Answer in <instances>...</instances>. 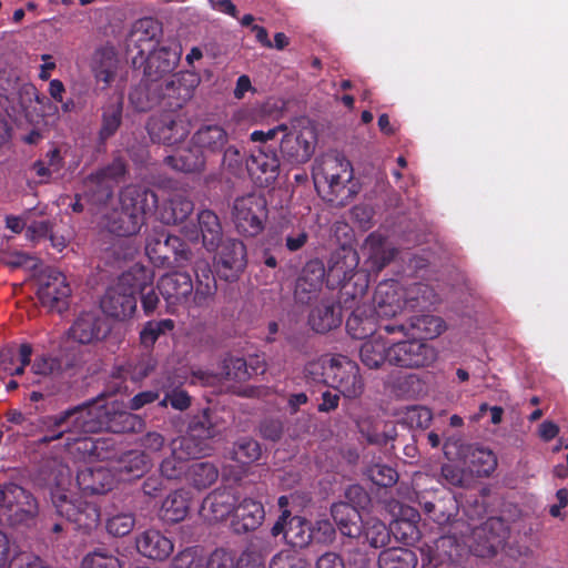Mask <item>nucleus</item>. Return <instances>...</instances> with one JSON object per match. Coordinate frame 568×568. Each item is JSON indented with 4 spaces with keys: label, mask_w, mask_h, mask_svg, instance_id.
<instances>
[{
    "label": "nucleus",
    "mask_w": 568,
    "mask_h": 568,
    "mask_svg": "<svg viewBox=\"0 0 568 568\" xmlns=\"http://www.w3.org/2000/svg\"><path fill=\"white\" fill-rule=\"evenodd\" d=\"M108 423V412L99 400L67 409L54 416H45L39 420V427L47 432L41 442L49 443L67 436L69 452L81 460L98 455L97 442L89 435L102 430Z\"/></svg>",
    "instance_id": "nucleus-1"
},
{
    "label": "nucleus",
    "mask_w": 568,
    "mask_h": 568,
    "mask_svg": "<svg viewBox=\"0 0 568 568\" xmlns=\"http://www.w3.org/2000/svg\"><path fill=\"white\" fill-rule=\"evenodd\" d=\"M158 203L154 192L140 185H129L120 193V206L104 217V227L118 236L135 235L144 224L145 214Z\"/></svg>",
    "instance_id": "nucleus-2"
},
{
    "label": "nucleus",
    "mask_w": 568,
    "mask_h": 568,
    "mask_svg": "<svg viewBox=\"0 0 568 568\" xmlns=\"http://www.w3.org/2000/svg\"><path fill=\"white\" fill-rule=\"evenodd\" d=\"M199 84V79L193 73H185L181 77H172L161 83L140 84L130 92V102L136 111L145 112L160 103V100H168L166 105L172 109H180L191 99L192 92Z\"/></svg>",
    "instance_id": "nucleus-3"
},
{
    "label": "nucleus",
    "mask_w": 568,
    "mask_h": 568,
    "mask_svg": "<svg viewBox=\"0 0 568 568\" xmlns=\"http://www.w3.org/2000/svg\"><path fill=\"white\" fill-rule=\"evenodd\" d=\"M153 281L154 274L150 268L133 265L106 291L101 301L103 312L119 320L130 317L136 310V288L144 290Z\"/></svg>",
    "instance_id": "nucleus-4"
},
{
    "label": "nucleus",
    "mask_w": 568,
    "mask_h": 568,
    "mask_svg": "<svg viewBox=\"0 0 568 568\" xmlns=\"http://www.w3.org/2000/svg\"><path fill=\"white\" fill-rule=\"evenodd\" d=\"M39 501L34 495L17 484L0 487V525L30 528L39 516Z\"/></svg>",
    "instance_id": "nucleus-5"
},
{
    "label": "nucleus",
    "mask_w": 568,
    "mask_h": 568,
    "mask_svg": "<svg viewBox=\"0 0 568 568\" xmlns=\"http://www.w3.org/2000/svg\"><path fill=\"white\" fill-rule=\"evenodd\" d=\"M403 298L404 287L395 280L383 281L375 290L371 313L378 322V327L387 334L406 331V324L387 323L388 320H396L406 311Z\"/></svg>",
    "instance_id": "nucleus-6"
},
{
    "label": "nucleus",
    "mask_w": 568,
    "mask_h": 568,
    "mask_svg": "<svg viewBox=\"0 0 568 568\" xmlns=\"http://www.w3.org/2000/svg\"><path fill=\"white\" fill-rule=\"evenodd\" d=\"M219 434V429L210 415L209 409H204L200 414L193 416L189 425V434L186 436L173 439V453L178 449L181 453L178 458H197L204 456L210 450L207 439Z\"/></svg>",
    "instance_id": "nucleus-7"
},
{
    "label": "nucleus",
    "mask_w": 568,
    "mask_h": 568,
    "mask_svg": "<svg viewBox=\"0 0 568 568\" xmlns=\"http://www.w3.org/2000/svg\"><path fill=\"white\" fill-rule=\"evenodd\" d=\"M314 184L328 195H339L353 179L348 160L339 155L323 156L313 169Z\"/></svg>",
    "instance_id": "nucleus-8"
},
{
    "label": "nucleus",
    "mask_w": 568,
    "mask_h": 568,
    "mask_svg": "<svg viewBox=\"0 0 568 568\" xmlns=\"http://www.w3.org/2000/svg\"><path fill=\"white\" fill-rule=\"evenodd\" d=\"M0 98L19 104L26 113L45 100L31 82L21 77L18 69L11 67L0 69Z\"/></svg>",
    "instance_id": "nucleus-9"
},
{
    "label": "nucleus",
    "mask_w": 568,
    "mask_h": 568,
    "mask_svg": "<svg viewBox=\"0 0 568 568\" xmlns=\"http://www.w3.org/2000/svg\"><path fill=\"white\" fill-rule=\"evenodd\" d=\"M145 253L155 266L171 264V255L178 265L190 260V250L180 237L169 235L164 230H154L149 234L145 243Z\"/></svg>",
    "instance_id": "nucleus-10"
},
{
    "label": "nucleus",
    "mask_w": 568,
    "mask_h": 568,
    "mask_svg": "<svg viewBox=\"0 0 568 568\" xmlns=\"http://www.w3.org/2000/svg\"><path fill=\"white\" fill-rule=\"evenodd\" d=\"M266 202L256 194L239 197L233 206V220L236 230L245 236H256L264 229Z\"/></svg>",
    "instance_id": "nucleus-11"
},
{
    "label": "nucleus",
    "mask_w": 568,
    "mask_h": 568,
    "mask_svg": "<svg viewBox=\"0 0 568 568\" xmlns=\"http://www.w3.org/2000/svg\"><path fill=\"white\" fill-rule=\"evenodd\" d=\"M436 358V349L422 339L403 341L388 347V362L404 368L426 367Z\"/></svg>",
    "instance_id": "nucleus-12"
},
{
    "label": "nucleus",
    "mask_w": 568,
    "mask_h": 568,
    "mask_svg": "<svg viewBox=\"0 0 568 568\" xmlns=\"http://www.w3.org/2000/svg\"><path fill=\"white\" fill-rule=\"evenodd\" d=\"M328 369L331 386L337 389L345 398L355 399L362 396L365 383L355 362L345 356L334 357L329 361Z\"/></svg>",
    "instance_id": "nucleus-13"
},
{
    "label": "nucleus",
    "mask_w": 568,
    "mask_h": 568,
    "mask_svg": "<svg viewBox=\"0 0 568 568\" xmlns=\"http://www.w3.org/2000/svg\"><path fill=\"white\" fill-rule=\"evenodd\" d=\"M71 287L63 273L47 268L39 278L38 297L49 311L61 313L67 310Z\"/></svg>",
    "instance_id": "nucleus-14"
},
{
    "label": "nucleus",
    "mask_w": 568,
    "mask_h": 568,
    "mask_svg": "<svg viewBox=\"0 0 568 568\" xmlns=\"http://www.w3.org/2000/svg\"><path fill=\"white\" fill-rule=\"evenodd\" d=\"M245 164L248 174L261 187L271 185L278 178L281 162L272 145H260L252 150Z\"/></svg>",
    "instance_id": "nucleus-15"
},
{
    "label": "nucleus",
    "mask_w": 568,
    "mask_h": 568,
    "mask_svg": "<svg viewBox=\"0 0 568 568\" xmlns=\"http://www.w3.org/2000/svg\"><path fill=\"white\" fill-rule=\"evenodd\" d=\"M182 234L190 242L203 243L209 252H215L223 237L222 224L215 212L211 210H202L197 214V225L184 224L181 230Z\"/></svg>",
    "instance_id": "nucleus-16"
},
{
    "label": "nucleus",
    "mask_w": 568,
    "mask_h": 568,
    "mask_svg": "<svg viewBox=\"0 0 568 568\" xmlns=\"http://www.w3.org/2000/svg\"><path fill=\"white\" fill-rule=\"evenodd\" d=\"M358 257L356 252H347L344 261H337L332 267L331 273L339 281L345 282L343 294L351 295L353 300L362 298L368 288V277L363 272H354L357 267Z\"/></svg>",
    "instance_id": "nucleus-17"
},
{
    "label": "nucleus",
    "mask_w": 568,
    "mask_h": 568,
    "mask_svg": "<svg viewBox=\"0 0 568 568\" xmlns=\"http://www.w3.org/2000/svg\"><path fill=\"white\" fill-rule=\"evenodd\" d=\"M507 528L500 518H489L480 527L473 530L474 545L471 551L479 557H489L497 552L507 537Z\"/></svg>",
    "instance_id": "nucleus-18"
},
{
    "label": "nucleus",
    "mask_w": 568,
    "mask_h": 568,
    "mask_svg": "<svg viewBox=\"0 0 568 568\" xmlns=\"http://www.w3.org/2000/svg\"><path fill=\"white\" fill-rule=\"evenodd\" d=\"M148 129L153 141L165 145H176L184 141L189 134V124L186 121L174 113H166L159 118H153Z\"/></svg>",
    "instance_id": "nucleus-19"
},
{
    "label": "nucleus",
    "mask_w": 568,
    "mask_h": 568,
    "mask_svg": "<svg viewBox=\"0 0 568 568\" xmlns=\"http://www.w3.org/2000/svg\"><path fill=\"white\" fill-rule=\"evenodd\" d=\"M110 332L106 321L95 312L82 313L68 331V338L79 344L102 341Z\"/></svg>",
    "instance_id": "nucleus-20"
},
{
    "label": "nucleus",
    "mask_w": 568,
    "mask_h": 568,
    "mask_svg": "<svg viewBox=\"0 0 568 568\" xmlns=\"http://www.w3.org/2000/svg\"><path fill=\"white\" fill-rule=\"evenodd\" d=\"M159 290L168 304V311L174 313L175 306L189 302L193 283L189 273L172 272L161 277Z\"/></svg>",
    "instance_id": "nucleus-21"
},
{
    "label": "nucleus",
    "mask_w": 568,
    "mask_h": 568,
    "mask_svg": "<svg viewBox=\"0 0 568 568\" xmlns=\"http://www.w3.org/2000/svg\"><path fill=\"white\" fill-rule=\"evenodd\" d=\"M125 174V164L114 160L109 166L92 173L84 180V189L95 202H102L112 194V182Z\"/></svg>",
    "instance_id": "nucleus-22"
},
{
    "label": "nucleus",
    "mask_w": 568,
    "mask_h": 568,
    "mask_svg": "<svg viewBox=\"0 0 568 568\" xmlns=\"http://www.w3.org/2000/svg\"><path fill=\"white\" fill-rule=\"evenodd\" d=\"M283 159L291 164H304L314 153V136L312 132L293 133L286 131L280 143Z\"/></svg>",
    "instance_id": "nucleus-23"
},
{
    "label": "nucleus",
    "mask_w": 568,
    "mask_h": 568,
    "mask_svg": "<svg viewBox=\"0 0 568 568\" xmlns=\"http://www.w3.org/2000/svg\"><path fill=\"white\" fill-rule=\"evenodd\" d=\"M215 256L217 266L225 272L223 276L226 280L234 278L246 266V247L240 240L226 239L222 240Z\"/></svg>",
    "instance_id": "nucleus-24"
},
{
    "label": "nucleus",
    "mask_w": 568,
    "mask_h": 568,
    "mask_svg": "<svg viewBox=\"0 0 568 568\" xmlns=\"http://www.w3.org/2000/svg\"><path fill=\"white\" fill-rule=\"evenodd\" d=\"M53 504L59 515L79 526L90 528L99 520V511L93 505L87 503L82 507V504H77V501L70 499L65 494H54Z\"/></svg>",
    "instance_id": "nucleus-25"
},
{
    "label": "nucleus",
    "mask_w": 568,
    "mask_h": 568,
    "mask_svg": "<svg viewBox=\"0 0 568 568\" xmlns=\"http://www.w3.org/2000/svg\"><path fill=\"white\" fill-rule=\"evenodd\" d=\"M265 517L263 505L252 498H244L237 505L235 504L231 528L235 534H245L258 528Z\"/></svg>",
    "instance_id": "nucleus-26"
},
{
    "label": "nucleus",
    "mask_w": 568,
    "mask_h": 568,
    "mask_svg": "<svg viewBox=\"0 0 568 568\" xmlns=\"http://www.w3.org/2000/svg\"><path fill=\"white\" fill-rule=\"evenodd\" d=\"M325 276L324 265L311 261L303 267L295 286V298L303 304L311 302L320 292Z\"/></svg>",
    "instance_id": "nucleus-27"
},
{
    "label": "nucleus",
    "mask_w": 568,
    "mask_h": 568,
    "mask_svg": "<svg viewBox=\"0 0 568 568\" xmlns=\"http://www.w3.org/2000/svg\"><path fill=\"white\" fill-rule=\"evenodd\" d=\"M365 265L369 272L378 273L395 257L396 250L379 234L372 233L362 246Z\"/></svg>",
    "instance_id": "nucleus-28"
},
{
    "label": "nucleus",
    "mask_w": 568,
    "mask_h": 568,
    "mask_svg": "<svg viewBox=\"0 0 568 568\" xmlns=\"http://www.w3.org/2000/svg\"><path fill=\"white\" fill-rule=\"evenodd\" d=\"M250 377L246 368V362L243 358H226L222 363L221 372L213 374L206 371L197 369L193 372L192 383L202 385H214L221 381L243 382Z\"/></svg>",
    "instance_id": "nucleus-29"
},
{
    "label": "nucleus",
    "mask_w": 568,
    "mask_h": 568,
    "mask_svg": "<svg viewBox=\"0 0 568 568\" xmlns=\"http://www.w3.org/2000/svg\"><path fill=\"white\" fill-rule=\"evenodd\" d=\"M236 501L237 499L231 490H214L203 500L201 515L210 523L222 521L233 514Z\"/></svg>",
    "instance_id": "nucleus-30"
},
{
    "label": "nucleus",
    "mask_w": 568,
    "mask_h": 568,
    "mask_svg": "<svg viewBox=\"0 0 568 568\" xmlns=\"http://www.w3.org/2000/svg\"><path fill=\"white\" fill-rule=\"evenodd\" d=\"M114 476L103 466H87L77 473V485L85 494H104L112 488Z\"/></svg>",
    "instance_id": "nucleus-31"
},
{
    "label": "nucleus",
    "mask_w": 568,
    "mask_h": 568,
    "mask_svg": "<svg viewBox=\"0 0 568 568\" xmlns=\"http://www.w3.org/2000/svg\"><path fill=\"white\" fill-rule=\"evenodd\" d=\"M136 548L148 558L164 560L173 552L174 545L160 530L148 529L136 538Z\"/></svg>",
    "instance_id": "nucleus-32"
},
{
    "label": "nucleus",
    "mask_w": 568,
    "mask_h": 568,
    "mask_svg": "<svg viewBox=\"0 0 568 568\" xmlns=\"http://www.w3.org/2000/svg\"><path fill=\"white\" fill-rule=\"evenodd\" d=\"M227 142V132L217 124L203 125L192 136V144L204 158L206 154L220 153Z\"/></svg>",
    "instance_id": "nucleus-33"
},
{
    "label": "nucleus",
    "mask_w": 568,
    "mask_h": 568,
    "mask_svg": "<svg viewBox=\"0 0 568 568\" xmlns=\"http://www.w3.org/2000/svg\"><path fill=\"white\" fill-rule=\"evenodd\" d=\"M32 347L30 344H21L17 351L14 347L0 349V377L20 375L30 364Z\"/></svg>",
    "instance_id": "nucleus-34"
},
{
    "label": "nucleus",
    "mask_w": 568,
    "mask_h": 568,
    "mask_svg": "<svg viewBox=\"0 0 568 568\" xmlns=\"http://www.w3.org/2000/svg\"><path fill=\"white\" fill-rule=\"evenodd\" d=\"M196 277V287L193 302L197 306H203L210 302L216 292V281L206 260H199L194 265Z\"/></svg>",
    "instance_id": "nucleus-35"
},
{
    "label": "nucleus",
    "mask_w": 568,
    "mask_h": 568,
    "mask_svg": "<svg viewBox=\"0 0 568 568\" xmlns=\"http://www.w3.org/2000/svg\"><path fill=\"white\" fill-rule=\"evenodd\" d=\"M273 548L271 540L254 538L236 561L237 568H266V558Z\"/></svg>",
    "instance_id": "nucleus-36"
},
{
    "label": "nucleus",
    "mask_w": 568,
    "mask_h": 568,
    "mask_svg": "<svg viewBox=\"0 0 568 568\" xmlns=\"http://www.w3.org/2000/svg\"><path fill=\"white\" fill-rule=\"evenodd\" d=\"M331 513L344 536L355 538L359 535L358 521L361 515L355 507H352L348 503H336L332 506Z\"/></svg>",
    "instance_id": "nucleus-37"
},
{
    "label": "nucleus",
    "mask_w": 568,
    "mask_h": 568,
    "mask_svg": "<svg viewBox=\"0 0 568 568\" xmlns=\"http://www.w3.org/2000/svg\"><path fill=\"white\" fill-rule=\"evenodd\" d=\"M92 71L97 81L109 85L118 71L115 52L108 48L97 50L92 58Z\"/></svg>",
    "instance_id": "nucleus-38"
},
{
    "label": "nucleus",
    "mask_w": 568,
    "mask_h": 568,
    "mask_svg": "<svg viewBox=\"0 0 568 568\" xmlns=\"http://www.w3.org/2000/svg\"><path fill=\"white\" fill-rule=\"evenodd\" d=\"M189 508V494L184 490H175L162 503L160 515L164 521L179 523L186 517Z\"/></svg>",
    "instance_id": "nucleus-39"
},
{
    "label": "nucleus",
    "mask_w": 568,
    "mask_h": 568,
    "mask_svg": "<svg viewBox=\"0 0 568 568\" xmlns=\"http://www.w3.org/2000/svg\"><path fill=\"white\" fill-rule=\"evenodd\" d=\"M151 466L149 457L140 450H131L123 454L118 462V471L123 479L142 477Z\"/></svg>",
    "instance_id": "nucleus-40"
},
{
    "label": "nucleus",
    "mask_w": 568,
    "mask_h": 568,
    "mask_svg": "<svg viewBox=\"0 0 568 568\" xmlns=\"http://www.w3.org/2000/svg\"><path fill=\"white\" fill-rule=\"evenodd\" d=\"M357 537H362L372 548H382L390 541V528L388 529L378 518L371 517L362 520Z\"/></svg>",
    "instance_id": "nucleus-41"
},
{
    "label": "nucleus",
    "mask_w": 568,
    "mask_h": 568,
    "mask_svg": "<svg viewBox=\"0 0 568 568\" xmlns=\"http://www.w3.org/2000/svg\"><path fill=\"white\" fill-rule=\"evenodd\" d=\"M377 325L378 322L373 314H367L366 308L363 306H356L346 321L347 332L352 337L358 339L373 335Z\"/></svg>",
    "instance_id": "nucleus-42"
},
{
    "label": "nucleus",
    "mask_w": 568,
    "mask_h": 568,
    "mask_svg": "<svg viewBox=\"0 0 568 568\" xmlns=\"http://www.w3.org/2000/svg\"><path fill=\"white\" fill-rule=\"evenodd\" d=\"M165 163L176 171L196 172L204 169L205 159L197 149H178L173 154L165 156Z\"/></svg>",
    "instance_id": "nucleus-43"
},
{
    "label": "nucleus",
    "mask_w": 568,
    "mask_h": 568,
    "mask_svg": "<svg viewBox=\"0 0 568 568\" xmlns=\"http://www.w3.org/2000/svg\"><path fill=\"white\" fill-rule=\"evenodd\" d=\"M194 204L183 194H174L161 211V220L166 224L183 223L193 212Z\"/></svg>",
    "instance_id": "nucleus-44"
},
{
    "label": "nucleus",
    "mask_w": 568,
    "mask_h": 568,
    "mask_svg": "<svg viewBox=\"0 0 568 568\" xmlns=\"http://www.w3.org/2000/svg\"><path fill=\"white\" fill-rule=\"evenodd\" d=\"M359 356L368 368H378L386 359L388 361V348L381 336H372L362 344Z\"/></svg>",
    "instance_id": "nucleus-45"
},
{
    "label": "nucleus",
    "mask_w": 568,
    "mask_h": 568,
    "mask_svg": "<svg viewBox=\"0 0 568 568\" xmlns=\"http://www.w3.org/2000/svg\"><path fill=\"white\" fill-rule=\"evenodd\" d=\"M342 322V316L334 305L321 304L315 307L310 315V324L317 333H326L337 327Z\"/></svg>",
    "instance_id": "nucleus-46"
},
{
    "label": "nucleus",
    "mask_w": 568,
    "mask_h": 568,
    "mask_svg": "<svg viewBox=\"0 0 568 568\" xmlns=\"http://www.w3.org/2000/svg\"><path fill=\"white\" fill-rule=\"evenodd\" d=\"M378 565L379 568H415L417 556L412 549L394 547L379 554Z\"/></svg>",
    "instance_id": "nucleus-47"
},
{
    "label": "nucleus",
    "mask_w": 568,
    "mask_h": 568,
    "mask_svg": "<svg viewBox=\"0 0 568 568\" xmlns=\"http://www.w3.org/2000/svg\"><path fill=\"white\" fill-rule=\"evenodd\" d=\"M445 328V323L440 317L427 314L412 317L409 325H406V331L402 333L406 335L410 331H415L424 338H434L440 335Z\"/></svg>",
    "instance_id": "nucleus-48"
},
{
    "label": "nucleus",
    "mask_w": 568,
    "mask_h": 568,
    "mask_svg": "<svg viewBox=\"0 0 568 568\" xmlns=\"http://www.w3.org/2000/svg\"><path fill=\"white\" fill-rule=\"evenodd\" d=\"M313 538L310 524L302 517L290 518L284 531V539L293 547H306Z\"/></svg>",
    "instance_id": "nucleus-49"
},
{
    "label": "nucleus",
    "mask_w": 568,
    "mask_h": 568,
    "mask_svg": "<svg viewBox=\"0 0 568 568\" xmlns=\"http://www.w3.org/2000/svg\"><path fill=\"white\" fill-rule=\"evenodd\" d=\"M123 101L121 98L111 100L103 109L102 125L99 132L101 140L112 136L122 121Z\"/></svg>",
    "instance_id": "nucleus-50"
},
{
    "label": "nucleus",
    "mask_w": 568,
    "mask_h": 568,
    "mask_svg": "<svg viewBox=\"0 0 568 568\" xmlns=\"http://www.w3.org/2000/svg\"><path fill=\"white\" fill-rule=\"evenodd\" d=\"M219 470L209 462H195L187 469V479L197 489H205L216 481Z\"/></svg>",
    "instance_id": "nucleus-51"
},
{
    "label": "nucleus",
    "mask_w": 568,
    "mask_h": 568,
    "mask_svg": "<svg viewBox=\"0 0 568 568\" xmlns=\"http://www.w3.org/2000/svg\"><path fill=\"white\" fill-rule=\"evenodd\" d=\"M403 301L406 310L426 307L435 302V294L428 285L415 283L407 288L404 287Z\"/></svg>",
    "instance_id": "nucleus-52"
},
{
    "label": "nucleus",
    "mask_w": 568,
    "mask_h": 568,
    "mask_svg": "<svg viewBox=\"0 0 568 568\" xmlns=\"http://www.w3.org/2000/svg\"><path fill=\"white\" fill-rule=\"evenodd\" d=\"M369 559L362 552H356L353 559H349L346 567L342 557L335 552H325L316 561V568H368Z\"/></svg>",
    "instance_id": "nucleus-53"
},
{
    "label": "nucleus",
    "mask_w": 568,
    "mask_h": 568,
    "mask_svg": "<svg viewBox=\"0 0 568 568\" xmlns=\"http://www.w3.org/2000/svg\"><path fill=\"white\" fill-rule=\"evenodd\" d=\"M471 470L478 476H489L497 467L495 454L483 447H476L470 453Z\"/></svg>",
    "instance_id": "nucleus-54"
},
{
    "label": "nucleus",
    "mask_w": 568,
    "mask_h": 568,
    "mask_svg": "<svg viewBox=\"0 0 568 568\" xmlns=\"http://www.w3.org/2000/svg\"><path fill=\"white\" fill-rule=\"evenodd\" d=\"M82 568H122L119 558L105 548H98L84 556Z\"/></svg>",
    "instance_id": "nucleus-55"
},
{
    "label": "nucleus",
    "mask_w": 568,
    "mask_h": 568,
    "mask_svg": "<svg viewBox=\"0 0 568 568\" xmlns=\"http://www.w3.org/2000/svg\"><path fill=\"white\" fill-rule=\"evenodd\" d=\"M173 328L174 322L172 320L150 321L140 333L141 343L145 347H152L161 335Z\"/></svg>",
    "instance_id": "nucleus-56"
},
{
    "label": "nucleus",
    "mask_w": 568,
    "mask_h": 568,
    "mask_svg": "<svg viewBox=\"0 0 568 568\" xmlns=\"http://www.w3.org/2000/svg\"><path fill=\"white\" fill-rule=\"evenodd\" d=\"M260 456L261 446L256 440L252 438H241L234 445L233 458L243 465L257 460Z\"/></svg>",
    "instance_id": "nucleus-57"
},
{
    "label": "nucleus",
    "mask_w": 568,
    "mask_h": 568,
    "mask_svg": "<svg viewBox=\"0 0 568 568\" xmlns=\"http://www.w3.org/2000/svg\"><path fill=\"white\" fill-rule=\"evenodd\" d=\"M366 474L375 485L382 487L393 486L398 479V475L395 469L381 463L368 466Z\"/></svg>",
    "instance_id": "nucleus-58"
},
{
    "label": "nucleus",
    "mask_w": 568,
    "mask_h": 568,
    "mask_svg": "<svg viewBox=\"0 0 568 568\" xmlns=\"http://www.w3.org/2000/svg\"><path fill=\"white\" fill-rule=\"evenodd\" d=\"M135 519L131 513L111 515L106 520V529L113 536H125L133 529Z\"/></svg>",
    "instance_id": "nucleus-59"
},
{
    "label": "nucleus",
    "mask_w": 568,
    "mask_h": 568,
    "mask_svg": "<svg viewBox=\"0 0 568 568\" xmlns=\"http://www.w3.org/2000/svg\"><path fill=\"white\" fill-rule=\"evenodd\" d=\"M206 558L196 548H189L174 558L172 568H207Z\"/></svg>",
    "instance_id": "nucleus-60"
},
{
    "label": "nucleus",
    "mask_w": 568,
    "mask_h": 568,
    "mask_svg": "<svg viewBox=\"0 0 568 568\" xmlns=\"http://www.w3.org/2000/svg\"><path fill=\"white\" fill-rule=\"evenodd\" d=\"M19 555V546L0 529V568H9Z\"/></svg>",
    "instance_id": "nucleus-61"
},
{
    "label": "nucleus",
    "mask_w": 568,
    "mask_h": 568,
    "mask_svg": "<svg viewBox=\"0 0 568 568\" xmlns=\"http://www.w3.org/2000/svg\"><path fill=\"white\" fill-rule=\"evenodd\" d=\"M160 32V26L158 21L152 18L140 19L135 22L133 28V36L139 41H149L156 38Z\"/></svg>",
    "instance_id": "nucleus-62"
},
{
    "label": "nucleus",
    "mask_w": 568,
    "mask_h": 568,
    "mask_svg": "<svg viewBox=\"0 0 568 568\" xmlns=\"http://www.w3.org/2000/svg\"><path fill=\"white\" fill-rule=\"evenodd\" d=\"M207 568H237L235 556L225 549H216L209 559H206Z\"/></svg>",
    "instance_id": "nucleus-63"
},
{
    "label": "nucleus",
    "mask_w": 568,
    "mask_h": 568,
    "mask_svg": "<svg viewBox=\"0 0 568 568\" xmlns=\"http://www.w3.org/2000/svg\"><path fill=\"white\" fill-rule=\"evenodd\" d=\"M270 568H308V565L296 554H278L272 559Z\"/></svg>",
    "instance_id": "nucleus-64"
}]
</instances>
